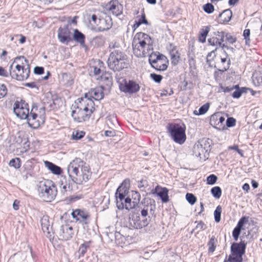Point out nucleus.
<instances>
[{"mask_svg": "<svg viewBox=\"0 0 262 262\" xmlns=\"http://www.w3.org/2000/svg\"><path fill=\"white\" fill-rule=\"evenodd\" d=\"M0 76L7 77L9 76V73L2 67H0Z\"/></svg>", "mask_w": 262, "mask_h": 262, "instance_id": "obj_60", "label": "nucleus"}, {"mask_svg": "<svg viewBox=\"0 0 262 262\" xmlns=\"http://www.w3.org/2000/svg\"><path fill=\"white\" fill-rule=\"evenodd\" d=\"M217 180V177L214 174H210L207 178V183L209 185H213Z\"/></svg>", "mask_w": 262, "mask_h": 262, "instance_id": "obj_46", "label": "nucleus"}, {"mask_svg": "<svg viewBox=\"0 0 262 262\" xmlns=\"http://www.w3.org/2000/svg\"><path fill=\"white\" fill-rule=\"evenodd\" d=\"M226 49L223 50L225 54V57H222L221 58V63L219 64V70L224 72L227 71L230 67V59L228 58V55L226 52Z\"/></svg>", "mask_w": 262, "mask_h": 262, "instance_id": "obj_25", "label": "nucleus"}, {"mask_svg": "<svg viewBox=\"0 0 262 262\" xmlns=\"http://www.w3.org/2000/svg\"><path fill=\"white\" fill-rule=\"evenodd\" d=\"M203 10L206 13L211 14L213 12L214 8L212 4L207 3L203 6Z\"/></svg>", "mask_w": 262, "mask_h": 262, "instance_id": "obj_43", "label": "nucleus"}, {"mask_svg": "<svg viewBox=\"0 0 262 262\" xmlns=\"http://www.w3.org/2000/svg\"><path fill=\"white\" fill-rule=\"evenodd\" d=\"M212 119H219V122L221 123H222L225 121V118L223 116H221L220 115L215 114L211 116Z\"/></svg>", "mask_w": 262, "mask_h": 262, "instance_id": "obj_58", "label": "nucleus"}, {"mask_svg": "<svg viewBox=\"0 0 262 262\" xmlns=\"http://www.w3.org/2000/svg\"><path fill=\"white\" fill-rule=\"evenodd\" d=\"M152 40L147 34H137L133 41L134 54L138 57H145L148 51L152 50Z\"/></svg>", "mask_w": 262, "mask_h": 262, "instance_id": "obj_4", "label": "nucleus"}, {"mask_svg": "<svg viewBox=\"0 0 262 262\" xmlns=\"http://www.w3.org/2000/svg\"><path fill=\"white\" fill-rule=\"evenodd\" d=\"M29 112V105L25 100L16 101L13 105V112L15 115L21 119H26Z\"/></svg>", "mask_w": 262, "mask_h": 262, "instance_id": "obj_10", "label": "nucleus"}, {"mask_svg": "<svg viewBox=\"0 0 262 262\" xmlns=\"http://www.w3.org/2000/svg\"><path fill=\"white\" fill-rule=\"evenodd\" d=\"M38 194L44 201L50 202L57 195V188L51 180H45L40 181L38 187Z\"/></svg>", "mask_w": 262, "mask_h": 262, "instance_id": "obj_5", "label": "nucleus"}, {"mask_svg": "<svg viewBox=\"0 0 262 262\" xmlns=\"http://www.w3.org/2000/svg\"><path fill=\"white\" fill-rule=\"evenodd\" d=\"M104 86L102 85L91 89L88 93L84 94V97L82 98L88 99L93 101V100L99 101L104 97Z\"/></svg>", "mask_w": 262, "mask_h": 262, "instance_id": "obj_14", "label": "nucleus"}, {"mask_svg": "<svg viewBox=\"0 0 262 262\" xmlns=\"http://www.w3.org/2000/svg\"><path fill=\"white\" fill-rule=\"evenodd\" d=\"M241 229L236 226L232 231V236L235 241H237L241 232Z\"/></svg>", "mask_w": 262, "mask_h": 262, "instance_id": "obj_48", "label": "nucleus"}, {"mask_svg": "<svg viewBox=\"0 0 262 262\" xmlns=\"http://www.w3.org/2000/svg\"><path fill=\"white\" fill-rule=\"evenodd\" d=\"M8 93V90L4 84L0 83V99L6 96Z\"/></svg>", "mask_w": 262, "mask_h": 262, "instance_id": "obj_44", "label": "nucleus"}, {"mask_svg": "<svg viewBox=\"0 0 262 262\" xmlns=\"http://www.w3.org/2000/svg\"><path fill=\"white\" fill-rule=\"evenodd\" d=\"M44 72V68L42 67H35L34 69V73L35 74L40 75Z\"/></svg>", "mask_w": 262, "mask_h": 262, "instance_id": "obj_55", "label": "nucleus"}, {"mask_svg": "<svg viewBox=\"0 0 262 262\" xmlns=\"http://www.w3.org/2000/svg\"><path fill=\"white\" fill-rule=\"evenodd\" d=\"M186 199L187 201L191 205L194 204L196 202V198L194 196V195H193L192 193H187L186 194Z\"/></svg>", "mask_w": 262, "mask_h": 262, "instance_id": "obj_45", "label": "nucleus"}, {"mask_svg": "<svg viewBox=\"0 0 262 262\" xmlns=\"http://www.w3.org/2000/svg\"><path fill=\"white\" fill-rule=\"evenodd\" d=\"M152 206L151 204H148L147 205L144 206L143 208H141V214L143 219L148 218L149 219V217H147L148 211H150V212L152 211Z\"/></svg>", "mask_w": 262, "mask_h": 262, "instance_id": "obj_36", "label": "nucleus"}, {"mask_svg": "<svg viewBox=\"0 0 262 262\" xmlns=\"http://www.w3.org/2000/svg\"><path fill=\"white\" fill-rule=\"evenodd\" d=\"M154 62L153 68L157 71H165L168 67V60L167 59V62L164 60L159 59L156 62L152 61Z\"/></svg>", "mask_w": 262, "mask_h": 262, "instance_id": "obj_27", "label": "nucleus"}, {"mask_svg": "<svg viewBox=\"0 0 262 262\" xmlns=\"http://www.w3.org/2000/svg\"><path fill=\"white\" fill-rule=\"evenodd\" d=\"M27 123L30 127L33 128H38L41 124L45 122V117L42 116H38L34 111V108H32L30 112L28 113V117L26 118Z\"/></svg>", "mask_w": 262, "mask_h": 262, "instance_id": "obj_11", "label": "nucleus"}, {"mask_svg": "<svg viewBox=\"0 0 262 262\" xmlns=\"http://www.w3.org/2000/svg\"><path fill=\"white\" fill-rule=\"evenodd\" d=\"M116 79L117 78L116 77ZM117 82L119 85V88L121 92L133 94L137 93L140 90V86L133 80H128L123 77L117 78Z\"/></svg>", "mask_w": 262, "mask_h": 262, "instance_id": "obj_8", "label": "nucleus"}, {"mask_svg": "<svg viewBox=\"0 0 262 262\" xmlns=\"http://www.w3.org/2000/svg\"><path fill=\"white\" fill-rule=\"evenodd\" d=\"M168 130L173 141L180 144H183L186 140L185 129L179 124H169Z\"/></svg>", "mask_w": 262, "mask_h": 262, "instance_id": "obj_7", "label": "nucleus"}, {"mask_svg": "<svg viewBox=\"0 0 262 262\" xmlns=\"http://www.w3.org/2000/svg\"><path fill=\"white\" fill-rule=\"evenodd\" d=\"M210 26H206L204 28L201 29L200 30V35L199 37V41L201 42L206 41V38L210 30Z\"/></svg>", "mask_w": 262, "mask_h": 262, "instance_id": "obj_33", "label": "nucleus"}, {"mask_svg": "<svg viewBox=\"0 0 262 262\" xmlns=\"http://www.w3.org/2000/svg\"><path fill=\"white\" fill-rule=\"evenodd\" d=\"M245 248L246 244L243 241L239 243H233L231 247L232 254L229 256V260L230 262H242Z\"/></svg>", "mask_w": 262, "mask_h": 262, "instance_id": "obj_9", "label": "nucleus"}, {"mask_svg": "<svg viewBox=\"0 0 262 262\" xmlns=\"http://www.w3.org/2000/svg\"><path fill=\"white\" fill-rule=\"evenodd\" d=\"M252 81L256 86H259L262 84V72H255L252 76Z\"/></svg>", "mask_w": 262, "mask_h": 262, "instance_id": "obj_32", "label": "nucleus"}, {"mask_svg": "<svg viewBox=\"0 0 262 262\" xmlns=\"http://www.w3.org/2000/svg\"><path fill=\"white\" fill-rule=\"evenodd\" d=\"M226 40L230 43H234L236 39V38L233 37L232 35H231L229 33H226Z\"/></svg>", "mask_w": 262, "mask_h": 262, "instance_id": "obj_52", "label": "nucleus"}, {"mask_svg": "<svg viewBox=\"0 0 262 262\" xmlns=\"http://www.w3.org/2000/svg\"><path fill=\"white\" fill-rule=\"evenodd\" d=\"M105 235H106V239H105L106 241L108 243L112 242L113 240V238L115 237V234H114L112 232H111V233L106 232Z\"/></svg>", "mask_w": 262, "mask_h": 262, "instance_id": "obj_56", "label": "nucleus"}, {"mask_svg": "<svg viewBox=\"0 0 262 262\" xmlns=\"http://www.w3.org/2000/svg\"><path fill=\"white\" fill-rule=\"evenodd\" d=\"M130 187V181L128 179H125L122 183L121 185L116 190V195H126L128 193V190Z\"/></svg>", "mask_w": 262, "mask_h": 262, "instance_id": "obj_22", "label": "nucleus"}, {"mask_svg": "<svg viewBox=\"0 0 262 262\" xmlns=\"http://www.w3.org/2000/svg\"><path fill=\"white\" fill-rule=\"evenodd\" d=\"M211 193L214 198L219 199L222 194L221 188L219 186L214 187L211 189Z\"/></svg>", "mask_w": 262, "mask_h": 262, "instance_id": "obj_39", "label": "nucleus"}, {"mask_svg": "<svg viewBox=\"0 0 262 262\" xmlns=\"http://www.w3.org/2000/svg\"><path fill=\"white\" fill-rule=\"evenodd\" d=\"M9 166L13 167L15 169L19 168L20 166V160L18 158L11 159L9 162Z\"/></svg>", "mask_w": 262, "mask_h": 262, "instance_id": "obj_41", "label": "nucleus"}, {"mask_svg": "<svg viewBox=\"0 0 262 262\" xmlns=\"http://www.w3.org/2000/svg\"><path fill=\"white\" fill-rule=\"evenodd\" d=\"M99 80L104 85V88L108 90H110L113 85V77L108 72H104V74H102Z\"/></svg>", "mask_w": 262, "mask_h": 262, "instance_id": "obj_21", "label": "nucleus"}, {"mask_svg": "<svg viewBox=\"0 0 262 262\" xmlns=\"http://www.w3.org/2000/svg\"><path fill=\"white\" fill-rule=\"evenodd\" d=\"M79 251L80 252L81 256H83L86 252L87 249L81 245L79 247Z\"/></svg>", "mask_w": 262, "mask_h": 262, "instance_id": "obj_64", "label": "nucleus"}, {"mask_svg": "<svg viewBox=\"0 0 262 262\" xmlns=\"http://www.w3.org/2000/svg\"><path fill=\"white\" fill-rule=\"evenodd\" d=\"M104 63L100 59H96L94 64L90 66L89 73L90 76L99 80L102 74H104Z\"/></svg>", "mask_w": 262, "mask_h": 262, "instance_id": "obj_13", "label": "nucleus"}, {"mask_svg": "<svg viewBox=\"0 0 262 262\" xmlns=\"http://www.w3.org/2000/svg\"><path fill=\"white\" fill-rule=\"evenodd\" d=\"M45 166L55 174L59 175L61 173L62 169L58 166L49 161L45 162Z\"/></svg>", "mask_w": 262, "mask_h": 262, "instance_id": "obj_28", "label": "nucleus"}, {"mask_svg": "<svg viewBox=\"0 0 262 262\" xmlns=\"http://www.w3.org/2000/svg\"><path fill=\"white\" fill-rule=\"evenodd\" d=\"M236 120L232 117L228 118L226 120V125L228 127H232L235 125Z\"/></svg>", "mask_w": 262, "mask_h": 262, "instance_id": "obj_53", "label": "nucleus"}, {"mask_svg": "<svg viewBox=\"0 0 262 262\" xmlns=\"http://www.w3.org/2000/svg\"><path fill=\"white\" fill-rule=\"evenodd\" d=\"M112 117L111 116L107 117L106 119V123L107 124L108 126H109L110 128H113L111 126H114V124L113 121Z\"/></svg>", "mask_w": 262, "mask_h": 262, "instance_id": "obj_59", "label": "nucleus"}, {"mask_svg": "<svg viewBox=\"0 0 262 262\" xmlns=\"http://www.w3.org/2000/svg\"><path fill=\"white\" fill-rule=\"evenodd\" d=\"M159 59L164 60V61L167 62V57L163 54H159L157 55L156 54H151L149 57V62L153 68L154 62L152 61H157Z\"/></svg>", "mask_w": 262, "mask_h": 262, "instance_id": "obj_31", "label": "nucleus"}, {"mask_svg": "<svg viewBox=\"0 0 262 262\" xmlns=\"http://www.w3.org/2000/svg\"><path fill=\"white\" fill-rule=\"evenodd\" d=\"M207 140L202 139L195 143L193 146V152L197 157H201L202 155L205 154L208 150L207 145Z\"/></svg>", "mask_w": 262, "mask_h": 262, "instance_id": "obj_19", "label": "nucleus"}, {"mask_svg": "<svg viewBox=\"0 0 262 262\" xmlns=\"http://www.w3.org/2000/svg\"><path fill=\"white\" fill-rule=\"evenodd\" d=\"M107 64L110 69L115 71V54L113 52L110 54V57L107 60Z\"/></svg>", "mask_w": 262, "mask_h": 262, "instance_id": "obj_38", "label": "nucleus"}, {"mask_svg": "<svg viewBox=\"0 0 262 262\" xmlns=\"http://www.w3.org/2000/svg\"><path fill=\"white\" fill-rule=\"evenodd\" d=\"M206 228V226L205 224L202 221L199 222L196 226V229H198L199 231L204 230Z\"/></svg>", "mask_w": 262, "mask_h": 262, "instance_id": "obj_57", "label": "nucleus"}, {"mask_svg": "<svg viewBox=\"0 0 262 262\" xmlns=\"http://www.w3.org/2000/svg\"><path fill=\"white\" fill-rule=\"evenodd\" d=\"M209 108V104L208 103H205L201 106L199 110V112L195 110L193 112L194 114L195 115H200L205 114Z\"/></svg>", "mask_w": 262, "mask_h": 262, "instance_id": "obj_37", "label": "nucleus"}, {"mask_svg": "<svg viewBox=\"0 0 262 262\" xmlns=\"http://www.w3.org/2000/svg\"><path fill=\"white\" fill-rule=\"evenodd\" d=\"M129 66V60L126 55L122 52L116 51V70L126 69Z\"/></svg>", "mask_w": 262, "mask_h": 262, "instance_id": "obj_17", "label": "nucleus"}, {"mask_svg": "<svg viewBox=\"0 0 262 262\" xmlns=\"http://www.w3.org/2000/svg\"><path fill=\"white\" fill-rule=\"evenodd\" d=\"M72 33L69 25L59 27L58 30V38L62 43L68 44L72 40Z\"/></svg>", "mask_w": 262, "mask_h": 262, "instance_id": "obj_16", "label": "nucleus"}, {"mask_svg": "<svg viewBox=\"0 0 262 262\" xmlns=\"http://www.w3.org/2000/svg\"><path fill=\"white\" fill-rule=\"evenodd\" d=\"M135 198L134 201H132L129 197H126V195H116V205L118 209L123 210L125 209L129 211L132 209L135 208L138 205L140 200V195L138 192H135Z\"/></svg>", "mask_w": 262, "mask_h": 262, "instance_id": "obj_6", "label": "nucleus"}, {"mask_svg": "<svg viewBox=\"0 0 262 262\" xmlns=\"http://www.w3.org/2000/svg\"><path fill=\"white\" fill-rule=\"evenodd\" d=\"M150 222L148 218L142 219L138 214H133L130 217L129 224L135 229H139L147 226Z\"/></svg>", "mask_w": 262, "mask_h": 262, "instance_id": "obj_15", "label": "nucleus"}, {"mask_svg": "<svg viewBox=\"0 0 262 262\" xmlns=\"http://www.w3.org/2000/svg\"><path fill=\"white\" fill-rule=\"evenodd\" d=\"M222 212V207L219 205L216 208L214 212V219L216 222L219 223L221 221V215Z\"/></svg>", "mask_w": 262, "mask_h": 262, "instance_id": "obj_42", "label": "nucleus"}, {"mask_svg": "<svg viewBox=\"0 0 262 262\" xmlns=\"http://www.w3.org/2000/svg\"><path fill=\"white\" fill-rule=\"evenodd\" d=\"M59 239L62 241L70 239L74 235L73 228L68 224L62 225L59 230Z\"/></svg>", "mask_w": 262, "mask_h": 262, "instance_id": "obj_18", "label": "nucleus"}, {"mask_svg": "<svg viewBox=\"0 0 262 262\" xmlns=\"http://www.w3.org/2000/svg\"><path fill=\"white\" fill-rule=\"evenodd\" d=\"M92 243V241H85L82 245V247L86 248V249L90 247L91 244Z\"/></svg>", "mask_w": 262, "mask_h": 262, "instance_id": "obj_63", "label": "nucleus"}, {"mask_svg": "<svg viewBox=\"0 0 262 262\" xmlns=\"http://www.w3.org/2000/svg\"><path fill=\"white\" fill-rule=\"evenodd\" d=\"M168 50H169L170 56L171 64L173 66L177 65L181 60V54L177 49L176 47L174 46L171 43H170L168 47Z\"/></svg>", "mask_w": 262, "mask_h": 262, "instance_id": "obj_20", "label": "nucleus"}, {"mask_svg": "<svg viewBox=\"0 0 262 262\" xmlns=\"http://www.w3.org/2000/svg\"><path fill=\"white\" fill-rule=\"evenodd\" d=\"M208 41L209 45L216 46V48L214 50H212L211 52H209L207 57L211 56L212 54H214L215 51H216L219 48V38L217 37H213L208 39Z\"/></svg>", "mask_w": 262, "mask_h": 262, "instance_id": "obj_34", "label": "nucleus"}, {"mask_svg": "<svg viewBox=\"0 0 262 262\" xmlns=\"http://www.w3.org/2000/svg\"><path fill=\"white\" fill-rule=\"evenodd\" d=\"M214 34L216 36V37L219 38V47L220 48H221L222 50H230L233 52L234 49L232 47H229L225 43H223V42L224 41V38L226 36V33L223 31H217L214 32Z\"/></svg>", "mask_w": 262, "mask_h": 262, "instance_id": "obj_23", "label": "nucleus"}, {"mask_svg": "<svg viewBox=\"0 0 262 262\" xmlns=\"http://www.w3.org/2000/svg\"><path fill=\"white\" fill-rule=\"evenodd\" d=\"M73 39L77 42L79 43L80 45L84 47L85 45V36L84 35L80 32L77 29L74 30L73 34Z\"/></svg>", "mask_w": 262, "mask_h": 262, "instance_id": "obj_26", "label": "nucleus"}, {"mask_svg": "<svg viewBox=\"0 0 262 262\" xmlns=\"http://www.w3.org/2000/svg\"><path fill=\"white\" fill-rule=\"evenodd\" d=\"M232 13L230 9H226L219 15L220 21L223 23L229 21L232 17Z\"/></svg>", "mask_w": 262, "mask_h": 262, "instance_id": "obj_30", "label": "nucleus"}, {"mask_svg": "<svg viewBox=\"0 0 262 262\" xmlns=\"http://www.w3.org/2000/svg\"><path fill=\"white\" fill-rule=\"evenodd\" d=\"M71 215L76 222H79L83 225H87L90 222V214L86 210L76 209L73 211Z\"/></svg>", "mask_w": 262, "mask_h": 262, "instance_id": "obj_12", "label": "nucleus"}, {"mask_svg": "<svg viewBox=\"0 0 262 262\" xmlns=\"http://www.w3.org/2000/svg\"><path fill=\"white\" fill-rule=\"evenodd\" d=\"M67 171L72 181L77 184L87 182L92 176L89 165L79 158H76L70 163Z\"/></svg>", "mask_w": 262, "mask_h": 262, "instance_id": "obj_1", "label": "nucleus"}, {"mask_svg": "<svg viewBox=\"0 0 262 262\" xmlns=\"http://www.w3.org/2000/svg\"><path fill=\"white\" fill-rule=\"evenodd\" d=\"M236 88H238V86L237 85H235L234 86H232V87H229V86H227V87H225V88L222 87V89L223 92H224L225 93H228V92H231V91L236 89Z\"/></svg>", "mask_w": 262, "mask_h": 262, "instance_id": "obj_61", "label": "nucleus"}, {"mask_svg": "<svg viewBox=\"0 0 262 262\" xmlns=\"http://www.w3.org/2000/svg\"><path fill=\"white\" fill-rule=\"evenodd\" d=\"M30 72L28 61L24 56L16 57L9 68V75L18 81L27 79Z\"/></svg>", "mask_w": 262, "mask_h": 262, "instance_id": "obj_3", "label": "nucleus"}, {"mask_svg": "<svg viewBox=\"0 0 262 262\" xmlns=\"http://www.w3.org/2000/svg\"><path fill=\"white\" fill-rule=\"evenodd\" d=\"M90 21H92L94 24L98 25V21H99L100 23H103L105 22L106 20L105 19H98L97 16L95 14H93L91 16V19L90 20Z\"/></svg>", "mask_w": 262, "mask_h": 262, "instance_id": "obj_51", "label": "nucleus"}, {"mask_svg": "<svg viewBox=\"0 0 262 262\" xmlns=\"http://www.w3.org/2000/svg\"><path fill=\"white\" fill-rule=\"evenodd\" d=\"M168 192V190L166 188H160L159 186H157L152 193H157V195L161 198L162 202L166 203L169 201Z\"/></svg>", "mask_w": 262, "mask_h": 262, "instance_id": "obj_24", "label": "nucleus"}, {"mask_svg": "<svg viewBox=\"0 0 262 262\" xmlns=\"http://www.w3.org/2000/svg\"><path fill=\"white\" fill-rule=\"evenodd\" d=\"M249 219V217L247 216H242L239 220L236 226L239 227V228H241V230H244V226L246 224L248 223Z\"/></svg>", "mask_w": 262, "mask_h": 262, "instance_id": "obj_40", "label": "nucleus"}, {"mask_svg": "<svg viewBox=\"0 0 262 262\" xmlns=\"http://www.w3.org/2000/svg\"><path fill=\"white\" fill-rule=\"evenodd\" d=\"M148 186L147 181L146 180H141L138 182V186L142 191H145Z\"/></svg>", "mask_w": 262, "mask_h": 262, "instance_id": "obj_49", "label": "nucleus"}, {"mask_svg": "<svg viewBox=\"0 0 262 262\" xmlns=\"http://www.w3.org/2000/svg\"><path fill=\"white\" fill-rule=\"evenodd\" d=\"M72 107V117L79 123L89 120L95 110L94 101L82 97L75 100Z\"/></svg>", "mask_w": 262, "mask_h": 262, "instance_id": "obj_2", "label": "nucleus"}, {"mask_svg": "<svg viewBox=\"0 0 262 262\" xmlns=\"http://www.w3.org/2000/svg\"><path fill=\"white\" fill-rule=\"evenodd\" d=\"M40 224L41 228L43 232H47L50 233V225L49 220V216L48 215H43L41 219Z\"/></svg>", "mask_w": 262, "mask_h": 262, "instance_id": "obj_29", "label": "nucleus"}, {"mask_svg": "<svg viewBox=\"0 0 262 262\" xmlns=\"http://www.w3.org/2000/svg\"><path fill=\"white\" fill-rule=\"evenodd\" d=\"M151 78L156 82L159 83L162 79V76L161 75H158L155 73H152L150 74Z\"/></svg>", "mask_w": 262, "mask_h": 262, "instance_id": "obj_50", "label": "nucleus"}, {"mask_svg": "<svg viewBox=\"0 0 262 262\" xmlns=\"http://www.w3.org/2000/svg\"><path fill=\"white\" fill-rule=\"evenodd\" d=\"M85 133L81 131L80 132L76 131L75 133L73 132L72 136V138L73 140H79L81 139L84 136Z\"/></svg>", "mask_w": 262, "mask_h": 262, "instance_id": "obj_47", "label": "nucleus"}, {"mask_svg": "<svg viewBox=\"0 0 262 262\" xmlns=\"http://www.w3.org/2000/svg\"><path fill=\"white\" fill-rule=\"evenodd\" d=\"M242 93L241 91L236 90L233 93L232 96L235 98H238L241 96Z\"/></svg>", "mask_w": 262, "mask_h": 262, "instance_id": "obj_62", "label": "nucleus"}, {"mask_svg": "<svg viewBox=\"0 0 262 262\" xmlns=\"http://www.w3.org/2000/svg\"><path fill=\"white\" fill-rule=\"evenodd\" d=\"M216 243V238L214 236H212L207 244L209 253H213L215 251Z\"/></svg>", "mask_w": 262, "mask_h": 262, "instance_id": "obj_35", "label": "nucleus"}, {"mask_svg": "<svg viewBox=\"0 0 262 262\" xmlns=\"http://www.w3.org/2000/svg\"><path fill=\"white\" fill-rule=\"evenodd\" d=\"M250 34V31L249 29H245L244 31L243 36L246 40V44H248L250 41L249 36Z\"/></svg>", "mask_w": 262, "mask_h": 262, "instance_id": "obj_54", "label": "nucleus"}]
</instances>
